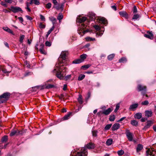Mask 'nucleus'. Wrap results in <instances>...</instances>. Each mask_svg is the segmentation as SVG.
<instances>
[{"label":"nucleus","mask_w":156,"mask_h":156,"mask_svg":"<svg viewBox=\"0 0 156 156\" xmlns=\"http://www.w3.org/2000/svg\"><path fill=\"white\" fill-rule=\"evenodd\" d=\"M77 100L80 104H82L83 101L82 100V96L81 95H79Z\"/></svg>","instance_id":"35"},{"label":"nucleus","mask_w":156,"mask_h":156,"mask_svg":"<svg viewBox=\"0 0 156 156\" xmlns=\"http://www.w3.org/2000/svg\"><path fill=\"white\" fill-rule=\"evenodd\" d=\"M152 123L151 121H148L147 122V125L144 127V129H146L148 128L151 126Z\"/></svg>","instance_id":"20"},{"label":"nucleus","mask_w":156,"mask_h":156,"mask_svg":"<svg viewBox=\"0 0 156 156\" xmlns=\"http://www.w3.org/2000/svg\"><path fill=\"white\" fill-rule=\"evenodd\" d=\"M71 75H69L66 76L65 77V80H66L70 79L71 77Z\"/></svg>","instance_id":"54"},{"label":"nucleus","mask_w":156,"mask_h":156,"mask_svg":"<svg viewBox=\"0 0 156 156\" xmlns=\"http://www.w3.org/2000/svg\"><path fill=\"white\" fill-rule=\"evenodd\" d=\"M82 62V60L80 59H79L73 61L72 63L73 64H79Z\"/></svg>","instance_id":"26"},{"label":"nucleus","mask_w":156,"mask_h":156,"mask_svg":"<svg viewBox=\"0 0 156 156\" xmlns=\"http://www.w3.org/2000/svg\"><path fill=\"white\" fill-rule=\"evenodd\" d=\"M45 44L46 46H51V44L50 42L48 41H46Z\"/></svg>","instance_id":"58"},{"label":"nucleus","mask_w":156,"mask_h":156,"mask_svg":"<svg viewBox=\"0 0 156 156\" xmlns=\"http://www.w3.org/2000/svg\"><path fill=\"white\" fill-rule=\"evenodd\" d=\"M85 77V75L84 74L80 75L78 77V80L79 81L82 80Z\"/></svg>","instance_id":"30"},{"label":"nucleus","mask_w":156,"mask_h":156,"mask_svg":"<svg viewBox=\"0 0 156 156\" xmlns=\"http://www.w3.org/2000/svg\"><path fill=\"white\" fill-rule=\"evenodd\" d=\"M104 31L103 30H101L100 31L98 32L97 33V35L99 36H101L103 34Z\"/></svg>","instance_id":"47"},{"label":"nucleus","mask_w":156,"mask_h":156,"mask_svg":"<svg viewBox=\"0 0 156 156\" xmlns=\"http://www.w3.org/2000/svg\"><path fill=\"white\" fill-rule=\"evenodd\" d=\"M145 116L148 118L151 117L152 115V112L151 111L146 110L145 111Z\"/></svg>","instance_id":"18"},{"label":"nucleus","mask_w":156,"mask_h":156,"mask_svg":"<svg viewBox=\"0 0 156 156\" xmlns=\"http://www.w3.org/2000/svg\"><path fill=\"white\" fill-rule=\"evenodd\" d=\"M120 15L122 17H124L126 19L128 18V14L125 11H121L119 12Z\"/></svg>","instance_id":"16"},{"label":"nucleus","mask_w":156,"mask_h":156,"mask_svg":"<svg viewBox=\"0 0 156 156\" xmlns=\"http://www.w3.org/2000/svg\"><path fill=\"white\" fill-rule=\"evenodd\" d=\"M84 149V150L83 151L78 152L75 156H87V152L85 149Z\"/></svg>","instance_id":"8"},{"label":"nucleus","mask_w":156,"mask_h":156,"mask_svg":"<svg viewBox=\"0 0 156 156\" xmlns=\"http://www.w3.org/2000/svg\"><path fill=\"white\" fill-rule=\"evenodd\" d=\"M17 129L13 130L11 132L10 135V136H13L14 135H17Z\"/></svg>","instance_id":"23"},{"label":"nucleus","mask_w":156,"mask_h":156,"mask_svg":"<svg viewBox=\"0 0 156 156\" xmlns=\"http://www.w3.org/2000/svg\"><path fill=\"white\" fill-rule=\"evenodd\" d=\"M61 64L58 62V63H56V64L55 68L53 71V72H54L55 71H56V70L59 71H61V72L63 73L66 71V68L65 67H64L63 65L61 66Z\"/></svg>","instance_id":"3"},{"label":"nucleus","mask_w":156,"mask_h":156,"mask_svg":"<svg viewBox=\"0 0 156 156\" xmlns=\"http://www.w3.org/2000/svg\"><path fill=\"white\" fill-rule=\"evenodd\" d=\"M8 139V136L6 135L5 136L2 138V141L3 142H6Z\"/></svg>","instance_id":"38"},{"label":"nucleus","mask_w":156,"mask_h":156,"mask_svg":"<svg viewBox=\"0 0 156 156\" xmlns=\"http://www.w3.org/2000/svg\"><path fill=\"white\" fill-rule=\"evenodd\" d=\"M9 68L11 69V70H8L7 69H5L3 67L2 71L5 73H9L11 72L12 69V68L10 67Z\"/></svg>","instance_id":"27"},{"label":"nucleus","mask_w":156,"mask_h":156,"mask_svg":"<svg viewBox=\"0 0 156 156\" xmlns=\"http://www.w3.org/2000/svg\"><path fill=\"white\" fill-rule=\"evenodd\" d=\"M1 4L2 5L4 6L5 7H7V6L5 2H2L1 3Z\"/></svg>","instance_id":"62"},{"label":"nucleus","mask_w":156,"mask_h":156,"mask_svg":"<svg viewBox=\"0 0 156 156\" xmlns=\"http://www.w3.org/2000/svg\"><path fill=\"white\" fill-rule=\"evenodd\" d=\"M119 105H116V108L115 109L114 112H116L117 110L119 109Z\"/></svg>","instance_id":"61"},{"label":"nucleus","mask_w":156,"mask_h":156,"mask_svg":"<svg viewBox=\"0 0 156 156\" xmlns=\"http://www.w3.org/2000/svg\"><path fill=\"white\" fill-rule=\"evenodd\" d=\"M72 114L71 112H69L68 114L66 115L63 118V120H66L69 119L70 118V116Z\"/></svg>","instance_id":"24"},{"label":"nucleus","mask_w":156,"mask_h":156,"mask_svg":"<svg viewBox=\"0 0 156 156\" xmlns=\"http://www.w3.org/2000/svg\"><path fill=\"white\" fill-rule=\"evenodd\" d=\"M34 1V3L36 5H38L40 4V2L38 0H33Z\"/></svg>","instance_id":"52"},{"label":"nucleus","mask_w":156,"mask_h":156,"mask_svg":"<svg viewBox=\"0 0 156 156\" xmlns=\"http://www.w3.org/2000/svg\"><path fill=\"white\" fill-rule=\"evenodd\" d=\"M85 39L87 41H94L95 40V38L90 37H86Z\"/></svg>","instance_id":"36"},{"label":"nucleus","mask_w":156,"mask_h":156,"mask_svg":"<svg viewBox=\"0 0 156 156\" xmlns=\"http://www.w3.org/2000/svg\"><path fill=\"white\" fill-rule=\"evenodd\" d=\"M87 19V18L85 17H83L81 18H80V23H82L84 22L85 20H86Z\"/></svg>","instance_id":"44"},{"label":"nucleus","mask_w":156,"mask_h":156,"mask_svg":"<svg viewBox=\"0 0 156 156\" xmlns=\"http://www.w3.org/2000/svg\"><path fill=\"white\" fill-rule=\"evenodd\" d=\"M44 47V44H41L40 46V48L39 49V51L41 54L45 55L46 54V52L43 49Z\"/></svg>","instance_id":"17"},{"label":"nucleus","mask_w":156,"mask_h":156,"mask_svg":"<svg viewBox=\"0 0 156 156\" xmlns=\"http://www.w3.org/2000/svg\"><path fill=\"white\" fill-rule=\"evenodd\" d=\"M87 57V55L85 54H83L80 56V59L82 60L83 62L84 60Z\"/></svg>","instance_id":"34"},{"label":"nucleus","mask_w":156,"mask_h":156,"mask_svg":"<svg viewBox=\"0 0 156 156\" xmlns=\"http://www.w3.org/2000/svg\"><path fill=\"white\" fill-rule=\"evenodd\" d=\"M87 147L88 149H92L94 148V144L92 143H89L87 145Z\"/></svg>","instance_id":"19"},{"label":"nucleus","mask_w":156,"mask_h":156,"mask_svg":"<svg viewBox=\"0 0 156 156\" xmlns=\"http://www.w3.org/2000/svg\"><path fill=\"white\" fill-rule=\"evenodd\" d=\"M143 148V145L140 144H139L137 145V147L136 148V151L137 153H138L139 155L140 154L139 152L141 151Z\"/></svg>","instance_id":"14"},{"label":"nucleus","mask_w":156,"mask_h":156,"mask_svg":"<svg viewBox=\"0 0 156 156\" xmlns=\"http://www.w3.org/2000/svg\"><path fill=\"white\" fill-rule=\"evenodd\" d=\"M137 12V9L136 8V6H134L133 7V13H136Z\"/></svg>","instance_id":"59"},{"label":"nucleus","mask_w":156,"mask_h":156,"mask_svg":"<svg viewBox=\"0 0 156 156\" xmlns=\"http://www.w3.org/2000/svg\"><path fill=\"white\" fill-rule=\"evenodd\" d=\"M3 29L5 31L14 35L12 31L7 27H4Z\"/></svg>","instance_id":"21"},{"label":"nucleus","mask_w":156,"mask_h":156,"mask_svg":"<svg viewBox=\"0 0 156 156\" xmlns=\"http://www.w3.org/2000/svg\"><path fill=\"white\" fill-rule=\"evenodd\" d=\"M147 33L148 34H144V36L148 38L152 39L153 38V35L152 33L149 31H148Z\"/></svg>","instance_id":"10"},{"label":"nucleus","mask_w":156,"mask_h":156,"mask_svg":"<svg viewBox=\"0 0 156 156\" xmlns=\"http://www.w3.org/2000/svg\"><path fill=\"white\" fill-rule=\"evenodd\" d=\"M51 4L50 3H48L46 5V7L48 9H50L51 6Z\"/></svg>","instance_id":"53"},{"label":"nucleus","mask_w":156,"mask_h":156,"mask_svg":"<svg viewBox=\"0 0 156 156\" xmlns=\"http://www.w3.org/2000/svg\"><path fill=\"white\" fill-rule=\"evenodd\" d=\"M94 27L95 29L96 30H100V27L98 25H94Z\"/></svg>","instance_id":"51"},{"label":"nucleus","mask_w":156,"mask_h":156,"mask_svg":"<svg viewBox=\"0 0 156 156\" xmlns=\"http://www.w3.org/2000/svg\"><path fill=\"white\" fill-rule=\"evenodd\" d=\"M25 132L23 130H19L17 129V136L19 135H23L24 133H25Z\"/></svg>","instance_id":"29"},{"label":"nucleus","mask_w":156,"mask_h":156,"mask_svg":"<svg viewBox=\"0 0 156 156\" xmlns=\"http://www.w3.org/2000/svg\"><path fill=\"white\" fill-rule=\"evenodd\" d=\"M26 18H27V19L28 20H31L33 19L30 16H29L28 15H26Z\"/></svg>","instance_id":"60"},{"label":"nucleus","mask_w":156,"mask_h":156,"mask_svg":"<svg viewBox=\"0 0 156 156\" xmlns=\"http://www.w3.org/2000/svg\"><path fill=\"white\" fill-rule=\"evenodd\" d=\"M126 133L128 140L130 141H132L133 140V134L128 129L126 130Z\"/></svg>","instance_id":"6"},{"label":"nucleus","mask_w":156,"mask_h":156,"mask_svg":"<svg viewBox=\"0 0 156 156\" xmlns=\"http://www.w3.org/2000/svg\"><path fill=\"white\" fill-rule=\"evenodd\" d=\"M89 31L88 30H83L82 32V33L81 32H79V34H80L81 35V36H83L84 34L88 32Z\"/></svg>","instance_id":"49"},{"label":"nucleus","mask_w":156,"mask_h":156,"mask_svg":"<svg viewBox=\"0 0 156 156\" xmlns=\"http://www.w3.org/2000/svg\"><path fill=\"white\" fill-rule=\"evenodd\" d=\"M112 126V124H109L107 125L105 127V130H108Z\"/></svg>","instance_id":"43"},{"label":"nucleus","mask_w":156,"mask_h":156,"mask_svg":"<svg viewBox=\"0 0 156 156\" xmlns=\"http://www.w3.org/2000/svg\"><path fill=\"white\" fill-rule=\"evenodd\" d=\"M53 72L55 73L56 75L58 78L60 80H62L63 79L64 76L63 73L62 74V72H61V71H59L56 70Z\"/></svg>","instance_id":"7"},{"label":"nucleus","mask_w":156,"mask_h":156,"mask_svg":"<svg viewBox=\"0 0 156 156\" xmlns=\"http://www.w3.org/2000/svg\"><path fill=\"white\" fill-rule=\"evenodd\" d=\"M127 61L126 58L125 57L122 58L119 60V62L120 63L126 62Z\"/></svg>","instance_id":"28"},{"label":"nucleus","mask_w":156,"mask_h":156,"mask_svg":"<svg viewBox=\"0 0 156 156\" xmlns=\"http://www.w3.org/2000/svg\"><path fill=\"white\" fill-rule=\"evenodd\" d=\"M40 19L42 21H45V18L41 14L40 15Z\"/></svg>","instance_id":"55"},{"label":"nucleus","mask_w":156,"mask_h":156,"mask_svg":"<svg viewBox=\"0 0 156 156\" xmlns=\"http://www.w3.org/2000/svg\"><path fill=\"white\" fill-rule=\"evenodd\" d=\"M153 151L152 149H148L146 151V156H148L149 155L151 156H154V154H153Z\"/></svg>","instance_id":"12"},{"label":"nucleus","mask_w":156,"mask_h":156,"mask_svg":"<svg viewBox=\"0 0 156 156\" xmlns=\"http://www.w3.org/2000/svg\"><path fill=\"white\" fill-rule=\"evenodd\" d=\"M9 10L14 13L18 12L20 11L22 12V9L18 7L11 6Z\"/></svg>","instance_id":"5"},{"label":"nucleus","mask_w":156,"mask_h":156,"mask_svg":"<svg viewBox=\"0 0 156 156\" xmlns=\"http://www.w3.org/2000/svg\"><path fill=\"white\" fill-rule=\"evenodd\" d=\"M25 37V36L24 35H21L20 37L19 41L20 43H22L23 42V40Z\"/></svg>","instance_id":"40"},{"label":"nucleus","mask_w":156,"mask_h":156,"mask_svg":"<svg viewBox=\"0 0 156 156\" xmlns=\"http://www.w3.org/2000/svg\"><path fill=\"white\" fill-rule=\"evenodd\" d=\"M141 104L143 105H147L149 104V102L147 101L146 100L142 102L141 103Z\"/></svg>","instance_id":"48"},{"label":"nucleus","mask_w":156,"mask_h":156,"mask_svg":"<svg viewBox=\"0 0 156 156\" xmlns=\"http://www.w3.org/2000/svg\"><path fill=\"white\" fill-rule=\"evenodd\" d=\"M63 15L62 14V13H60L59 14L58 16L57 17V19L59 20V21H60L61 20H62L63 18Z\"/></svg>","instance_id":"39"},{"label":"nucleus","mask_w":156,"mask_h":156,"mask_svg":"<svg viewBox=\"0 0 156 156\" xmlns=\"http://www.w3.org/2000/svg\"><path fill=\"white\" fill-rule=\"evenodd\" d=\"M120 125L119 123H115L113 125L112 127V131L117 130L120 128Z\"/></svg>","instance_id":"11"},{"label":"nucleus","mask_w":156,"mask_h":156,"mask_svg":"<svg viewBox=\"0 0 156 156\" xmlns=\"http://www.w3.org/2000/svg\"><path fill=\"white\" fill-rule=\"evenodd\" d=\"M140 17V16L138 14H134L132 18V19L133 20H137Z\"/></svg>","instance_id":"37"},{"label":"nucleus","mask_w":156,"mask_h":156,"mask_svg":"<svg viewBox=\"0 0 156 156\" xmlns=\"http://www.w3.org/2000/svg\"><path fill=\"white\" fill-rule=\"evenodd\" d=\"M117 153L119 155L121 156L124 154V151L122 150H121L119 151Z\"/></svg>","instance_id":"45"},{"label":"nucleus","mask_w":156,"mask_h":156,"mask_svg":"<svg viewBox=\"0 0 156 156\" xmlns=\"http://www.w3.org/2000/svg\"><path fill=\"white\" fill-rule=\"evenodd\" d=\"M100 23L105 24V25H107V20L104 17H101L98 19Z\"/></svg>","instance_id":"13"},{"label":"nucleus","mask_w":156,"mask_h":156,"mask_svg":"<svg viewBox=\"0 0 156 156\" xmlns=\"http://www.w3.org/2000/svg\"><path fill=\"white\" fill-rule=\"evenodd\" d=\"M69 54L68 52L67 51H64L62 52L60 56L58 59V62L60 63L63 62V61L65 60L66 57Z\"/></svg>","instance_id":"1"},{"label":"nucleus","mask_w":156,"mask_h":156,"mask_svg":"<svg viewBox=\"0 0 156 156\" xmlns=\"http://www.w3.org/2000/svg\"><path fill=\"white\" fill-rule=\"evenodd\" d=\"M113 142V140L111 138H110L107 140L106 144L107 145L110 146L112 144Z\"/></svg>","instance_id":"25"},{"label":"nucleus","mask_w":156,"mask_h":156,"mask_svg":"<svg viewBox=\"0 0 156 156\" xmlns=\"http://www.w3.org/2000/svg\"><path fill=\"white\" fill-rule=\"evenodd\" d=\"M10 95L9 92H6L0 95V103H2L6 102L8 100Z\"/></svg>","instance_id":"2"},{"label":"nucleus","mask_w":156,"mask_h":156,"mask_svg":"<svg viewBox=\"0 0 156 156\" xmlns=\"http://www.w3.org/2000/svg\"><path fill=\"white\" fill-rule=\"evenodd\" d=\"M32 74V73L30 72H27L24 74L25 76H27L28 75H31Z\"/></svg>","instance_id":"57"},{"label":"nucleus","mask_w":156,"mask_h":156,"mask_svg":"<svg viewBox=\"0 0 156 156\" xmlns=\"http://www.w3.org/2000/svg\"><path fill=\"white\" fill-rule=\"evenodd\" d=\"M103 111H100L97 113V115L99 116H101L103 114Z\"/></svg>","instance_id":"63"},{"label":"nucleus","mask_w":156,"mask_h":156,"mask_svg":"<svg viewBox=\"0 0 156 156\" xmlns=\"http://www.w3.org/2000/svg\"><path fill=\"white\" fill-rule=\"evenodd\" d=\"M142 116V113L140 112L136 113L134 115L135 118L137 119H140L141 118Z\"/></svg>","instance_id":"22"},{"label":"nucleus","mask_w":156,"mask_h":156,"mask_svg":"<svg viewBox=\"0 0 156 156\" xmlns=\"http://www.w3.org/2000/svg\"><path fill=\"white\" fill-rule=\"evenodd\" d=\"M138 106V104L137 103H135L132 105L130 106L129 109L130 111H134L137 108Z\"/></svg>","instance_id":"9"},{"label":"nucleus","mask_w":156,"mask_h":156,"mask_svg":"<svg viewBox=\"0 0 156 156\" xmlns=\"http://www.w3.org/2000/svg\"><path fill=\"white\" fill-rule=\"evenodd\" d=\"M115 56V54H114L109 55L108 57V59L109 60H112Z\"/></svg>","instance_id":"32"},{"label":"nucleus","mask_w":156,"mask_h":156,"mask_svg":"<svg viewBox=\"0 0 156 156\" xmlns=\"http://www.w3.org/2000/svg\"><path fill=\"white\" fill-rule=\"evenodd\" d=\"M18 19L19 21H20L21 23H22V22L23 21V20L22 17H19L18 18Z\"/></svg>","instance_id":"64"},{"label":"nucleus","mask_w":156,"mask_h":156,"mask_svg":"<svg viewBox=\"0 0 156 156\" xmlns=\"http://www.w3.org/2000/svg\"><path fill=\"white\" fill-rule=\"evenodd\" d=\"M137 87L138 91H141L143 95L144 96L145 95L147 92V87L146 86L139 84Z\"/></svg>","instance_id":"4"},{"label":"nucleus","mask_w":156,"mask_h":156,"mask_svg":"<svg viewBox=\"0 0 156 156\" xmlns=\"http://www.w3.org/2000/svg\"><path fill=\"white\" fill-rule=\"evenodd\" d=\"M39 27L41 28H44L45 27V25L42 23H40L39 25Z\"/></svg>","instance_id":"56"},{"label":"nucleus","mask_w":156,"mask_h":156,"mask_svg":"<svg viewBox=\"0 0 156 156\" xmlns=\"http://www.w3.org/2000/svg\"><path fill=\"white\" fill-rule=\"evenodd\" d=\"M90 66V65H89V64H88V65H84V66H82V67H81V68H85V69H86L88 68Z\"/></svg>","instance_id":"50"},{"label":"nucleus","mask_w":156,"mask_h":156,"mask_svg":"<svg viewBox=\"0 0 156 156\" xmlns=\"http://www.w3.org/2000/svg\"><path fill=\"white\" fill-rule=\"evenodd\" d=\"M54 87V85H53L48 84L46 87V88L47 89H49L51 88Z\"/></svg>","instance_id":"46"},{"label":"nucleus","mask_w":156,"mask_h":156,"mask_svg":"<svg viewBox=\"0 0 156 156\" xmlns=\"http://www.w3.org/2000/svg\"><path fill=\"white\" fill-rule=\"evenodd\" d=\"M92 135L94 137H97V136L98 131L97 130H93L92 131Z\"/></svg>","instance_id":"33"},{"label":"nucleus","mask_w":156,"mask_h":156,"mask_svg":"<svg viewBox=\"0 0 156 156\" xmlns=\"http://www.w3.org/2000/svg\"><path fill=\"white\" fill-rule=\"evenodd\" d=\"M50 20L52 21L53 25L55 24L56 23V19L54 17H51L50 18Z\"/></svg>","instance_id":"41"},{"label":"nucleus","mask_w":156,"mask_h":156,"mask_svg":"<svg viewBox=\"0 0 156 156\" xmlns=\"http://www.w3.org/2000/svg\"><path fill=\"white\" fill-rule=\"evenodd\" d=\"M112 110L113 108H109L107 110H105L103 111V114L105 115H108L112 111Z\"/></svg>","instance_id":"15"},{"label":"nucleus","mask_w":156,"mask_h":156,"mask_svg":"<svg viewBox=\"0 0 156 156\" xmlns=\"http://www.w3.org/2000/svg\"><path fill=\"white\" fill-rule=\"evenodd\" d=\"M131 124L133 126H137L138 124V122L136 120H133L131 121Z\"/></svg>","instance_id":"31"},{"label":"nucleus","mask_w":156,"mask_h":156,"mask_svg":"<svg viewBox=\"0 0 156 156\" xmlns=\"http://www.w3.org/2000/svg\"><path fill=\"white\" fill-rule=\"evenodd\" d=\"M115 119V116L114 115H111L109 118V120L111 122L114 121Z\"/></svg>","instance_id":"42"}]
</instances>
